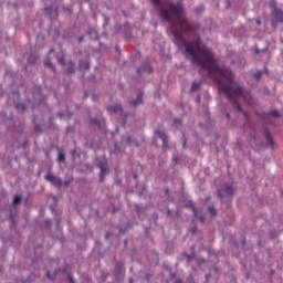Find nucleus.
I'll return each instance as SVG.
<instances>
[{"label":"nucleus","mask_w":283,"mask_h":283,"mask_svg":"<svg viewBox=\"0 0 283 283\" xmlns=\"http://www.w3.org/2000/svg\"><path fill=\"white\" fill-rule=\"evenodd\" d=\"M123 30L125 41H129L132 39V27L128 23H124L117 27V32Z\"/></svg>","instance_id":"obj_11"},{"label":"nucleus","mask_w":283,"mask_h":283,"mask_svg":"<svg viewBox=\"0 0 283 283\" xmlns=\"http://www.w3.org/2000/svg\"><path fill=\"white\" fill-rule=\"evenodd\" d=\"M33 125H34V132L38 133V136H41V134H43V129L41 127H43V125H45V117L41 116L39 118V116H33Z\"/></svg>","instance_id":"obj_8"},{"label":"nucleus","mask_w":283,"mask_h":283,"mask_svg":"<svg viewBox=\"0 0 283 283\" xmlns=\"http://www.w3.org/2000/svg\"><path fill=\"white\" fill-rule=\"evenodd\" d=\"M190 233L192 234V235H196V233H198V227H192L191 229H190Z\"/></svg>","instance_id":"obj_46"},{"label":"nucleus","mask_w":283,"mask_h":283,"mask_svg":"<svg viewBox=\"0 0 283 283\" xmlns=\"http://www.w3.org/2000/svg\"><path fill=\"white\" fill-rule=\"evenodd\" d=\"M263 134H264L265 140H268L266 146L271 147V149H275V142L273 140V135H271V130L269 129V127L263 128Z\"/></svg>","instance_id":"obj_12"},{"label":"nucleus","mask_w":283,"mask_h":283,"mask_svg":"<svg viewBox=\"0 0 283 283\" xmlns=\"http://www.w3.org/2000/svg\"><path fill=\"white\" fill-rule=\"evenodd\" d=\"M84 39H85V38H84L83 35H82V36H78V38H77L78 43H83Z\"/></svg>","instance_id":"obj_55"},{"label":"nucleus","mask_w":283,"mask_h":283,"mask_svg":"<svg viewBox=\"0 0 283 283\" xmlns=\"http://www.w3.org/2000/svg\"><path fill=\"white\" fill-rule=\"evenodd\" d=\"M46 277L51 280V282H54L56 280V272L52 274L50 271H46Z\"/></svg>","instance_id":"obj_34"},{"label":"nucleus","mask_w":283,"mask_h":283,"mask_svg":"<svg viewBox=\"0 0 283 283\" xmlns=\"http://www.w3.org/2000/svg\"><path fill=\"white\" fill-rule=\"evenodd\" d=\"M275 275V270L270 271V277H273Z\"/></svg>","instance_id":"obj_57"},{"label":"nucleus","mask_w":283,"mask_h":283,"mask_svg":"<svg viewBox=\"0 0 283 283\" xmlns=\"http://www.w3.org/2000/svg\"><path fill=\"white\" fill-rule=\"evenodd\" d=\"M190 251H191V253H196V245H191Z\"/></svg>","instance_id":"obj_56"},{"label":"nucleus","mask_w":283,"mask_h":283,"mask_svg":"<svg viewBox=\"0 0 283 283\" xmlns=\"http://www.w3.org/2000/svg\"><path fill=\"white\" fill-rule=\"evenodd\" d=\"M44 66L49 67V70H52V72L56 74V67H54V64H52V59H50V55L45 56Z\"/></svg>","instance_id":"obj_22"},{"label":"nucleus","mask_w":283,"mask_h":283,"mask_svg":"<svg viewBox=\"0 0 283 283\" xmlns=\"http://www.w3.org/2000/svg\"><path fill=\"white\" fill-rule=\"evenodd\" d=\"M149 231H150L149 228H145V235H146V238H149Z\"/></svg>","instance_id":"obj_51"},{"label":"nucleus","mask_w":283,"mask_h":283,"mask_svg":"<svg viewBox=\"0 0 283 283\" xmlns=\"http://www.w3.org/2000/svg\"><path fill=\"white\" fill-rule=\"evenodd\" d=\"M22 147H28V139L23 142Z\"/></svg>","instance_id":"obj_62"},{"label":"nucleus","mask_w":283,"mask_h":283,"mask_svg":"<svg viewBox=\"0 0 283 283\" xmlns=\"http://www.w3.org/2000/svg\"><path fill=\"white\" fill-rule=\"evenodd\" d=\"M262 74H264V72L258 71L256 73H253V77L255 81H260V78H262Z\"/></svg>","instance_id":"obj_37"},{"label":"nucleus","mask_w":283,"mask_h":283,"mask_svg":"<svg viewBox=\"0 0 283 283\" xmlns=\"http://www.w3.org/2000/svg\"><path fill=\"white\" fill-rule=\"evenodd\" d=\"M144 191H147V186H144L143 188H142V191L139 192V196H143V192Z\"/></svg>","instance_id":"obj_54"},{"label":"nucleus","mask_w":283,"mask_h":283,"mask_svg":"<svg viewBox=\"0 0 283 283\" xmlns=\"http://www.w3.org/2000/svg\"><path fill=\"white\" fill-rule=\"evenodd\" d=\"M122 149H120V146H118V144L117 143H115L114 144V154L116 155V156H118V154H122Z\"/></svg>","instance_id":"obj_36"},{"label":"nucleus","mask_w":283,"mask_h":283,"mask_svg":"<svg viewBox=\"0 0 283 283\" xmlns=\"http://www.w3.org/2000/svg\"><path fill=\"white\" fill-rule=\"evenodd\" d=\"M270 238L273 240L275 238V232H271Z\"/></svg>","instance_id":"obj_61"},{"label":"nucleus","mask_w":283,"mask_h":283,"mask_svg":"<svg viewBox=\"0 0 283 283\" xmlns=\"http://www.w3.org/2000/svg\"><path fill=\"white\" fill-rule=\"evenodd\" d=\"M108 114H117L118 116H123V106L120 104H114L107 106Z\"/></svg>","instance_id":"obj_15"},{"label":"nucleus","mask_w":283,"mask_h":283,"mask_svg":"<svg viewBox=\"0 0 283 283\" xmlns=\"http://www.w3.org/2000/svg\"><path fill=\"white\" fill-rule=\"evenodd\" d=\"M186 260H188V262H191L192 260H196V253H190V254H185Z\"/></svg>","instance_id":"obj_35"},{"label":"nucleus","mask_w":283,"mask_h":283,"mask_svg":"<svg viewBox=\"0 0 283 283\" xmlns=\"http://www.w3.org/2000/svg\"><path fill=\"white\" fill-rule=\"evenodd\" d=\"M270 6L271 8H273V11L271 13L272 14L271 25L275 30L279 23H283V11L282 9L277 8V3L275 2V0H271Z\"/></svg>","instance_id":"obj_2"},{"label":"nucleus","mask_w":283,"mask_h":283,"mask_svg":"<svg viewBox=\"0 0 283 283\" xmlns=\"http://www.w3.org/2000/svg\"><path fill=\"white\" fill-rule=\"evenodd\" d=\"M56 273H67V265H65V266L59 269V270L56 271Z\"/></svg>","instance_id":"obj_44"},{"label":"nucleus","mask_w":283,"mask_h":283,"mask_svg":"<svg viewBox=\"0 0 283 283\" xmlns=\"http://www.w3.org/2000/svg\"><path fill=\"white\" fill-rule=\"evenodd\" d=\"M167 271L170 273V280L172 283H182V279H176L178 277V274L175 272H171V269L169 266H166Z\"/></svg>","instance_id":"obj_23"},{"label":"nucleus","mask_w":283,"mask_h":283,"mask_svg":"<svg viewBox=\"0 0 283 283\" xmlns=\"http://www.w3.org/2000/svg\"><path fill=\"white\" fill-rule=\"evenodd\" d=\"M21 205V196L17 195L13 198V208L10 209L9 220L11 222L10 229H17V208Z\"/></svg>","instance_id":"obj_3"},{"label":"nucleus","mask_w":283,"mask_h":283,"mask_svg":"<svg viewBox=\"0 0 283 283\" xmlns=\"http://www.w3.org/2000/svg\"><path fill=\"white\" fill-rule=\"evenodd\" d=\"M65 72L66 74H76V64L73 61H69Z\"/></svg>","instance_id":"obj_20"},{"label":"nucleus","mask_w":283,"mask_h":283,"mask_svg":"<svg viewBox=\"0 0 283 283\" xmlns=\"http://www.w3.org/2000/svg\"><path fill=\"white\" fill-rule=\"evenodd\" d=\"M188 283H196V280L193 279V275H189V279L187 280Z\"/></svg>","instance_id":"obj_49"},{"label":"nucleus","mask_w":283,"mask_h":283,"mask_svg":"<svg viewBox=\"0 0 283 283\" xmlns=\"http://www.w3.org/2000/svg\"><path fill=\"white\" fill-rule=\"evenodd\" d=\"M212 271H214V273H218V266H212Z\"/></svg>","instance_id":"obj_63"},{"label":"nucleus","mask_w":283,"mask_h":283,"mask_svg":"<svg viewBox=\"0 0 283 283\" xmlns=\"http://www.w3.org/2000/svg\"><path fill=\"white\" fill-rule=\"evenodd\" d=\"M90 123L93 127H97V129H101L103 127V123H105V119L91 118Z\"/></svg>","instance_id":"obj_21"},{"label":"nucleus","mask_w":283,"mask_h":283,"mask_svg":"<svg viewBox=\"0 0 283 283\" xmlns=\"http://www.w3.org/2000/svg\"><path fill=\"white\" fill-rule=\"evenodd\" d=\"M44 227L46 229H52V219L44 220Z\"/></svg>","instance_id":"obj_39"},{"label":"nucleus","mask_w":283,"mask_h":283,"mask_svg":"<svg viewBox=\"0 0 283 283\" xmlns=\"http://www.w3.org/2000/svg\"><path fill=\"white\" fill-rule=\"evenodd\" d=\"M67 280H69L70 283H76V281L74 280V275L72 274V272H70V273L67 274Z\"/></svg>","instance_id":"obj_42"},{"label":"nucleus","mask_w":283,"mask_h":283,"mask_svg":"<svg viewBox=\"0 0 283 283\" xmlns=\"http://www.w3.org/2000/svg\"><path fill=\"white\" fill-rule=\"evenodd\" d=\"M165 196L169 202H174V197H171V190L169 188L165 189Z\"/></svg>","instance_id":"obj_33"},{"label":"nucleus","mask_w":283,"mask_h":283,"mask_svg":"<svg viewBox=\"0 0 283 283\" xmlns=\"http://www.w3.org/2000/svg\"><path fill=\"white\" fill-rule=\"evenodd\" d=\"M197 103H200V95H197Z\"/></svg>","instance_id":"obj_64"},{"label":"nucleus","mask_w":283,"mask_h":283,"mask_svg":"<svg viewBox=\"0 0 283 283\" xmlns=\"http://www.w3.org/2000/svg\"><path fill=\"white\" fill-rule=\"evenodd\" d=\"M201 86L202 84H200L199 82H192L190 93L193 94V92H198V90H200Z\"/></svg>","instance_id":"obj_28"},{"label":"nucleus","mask_w":283,"mask_h":283,"mask_svg":"<svg viewBox=\"0 0 283 283\" xmlns=\"http://www.w3.org/2000/svg\"><path fill=\"white\" fill-rule=\"evenodd\" d=\"M155 134L163 140L164 151H167V149H169V137L167 136V133H165V130H155Z\"/></svg>","instance_id":"obj_10"},{"label":"nucleus","mask_w":283,"mask_h":283,"mask_svg":"<svg viewBox=\"0 0 283 283\" xmlns=\"http://www.w3.org/2000/svg\"><path fill=\"white\" fill-rule=\"evenodd\" d=\"M189 207L191 211L193 212L195 218H198L202 224L207 221V217L205 214H199L198 213V208L193 205V202L189 201Z\"/></svg>","instance_id":"obj_16"},{"label":"nucleus","mask_w":283,"mask_h":283,"mask_svg":"<svg viewBox=\"0 0 283 283\" xmlns=\"http://www.w3.org/2000/svg\"><path fill=\"white\" fill-rule=\"evenodd\" d=\"M126 143H127V145H129V147H140V145L138 144L136 138H134L133 136H128L126 138Z\"/></svg>","instance_id":"obj_24"},{"label":"nucleus","mask_w":283,"mask_h":283,"mask_svg":"<svg viewBox=\"0 0 283 283\" xmlns=\"http://www.w3.org/2000/svg\"><path fill=\"white\" fill-rule=\"evenodd\" d=\"M208 212L210 213L211 218H216V216H218V209H216L214 206H209Z\"/></svg>","instance_id":"obj_31"},{"label":"nucleus","mask_w":283,"mask_h":283,"mask_svg":"<svg viewBox=\"0 0 283 283\" xmlns=\"http://www.w3.org/2000/svg\"><path fill=\"white\" fill-rule=\"evenodd\" d=\"M114 275L117 282H120L125 276V263L120 261H115Z\"/></svg>","instance_id":"obj_5"},{"label":"nucleus","mask_w":283,"mask_h":283,"mask_svg":"<svg viewBox=\"0 0 283 283\" xmlns=\"http://www.w3.org/2000/svg\"><path fill=\"white\" fill-rule=\"evenodd\" d=\"M226 118H227L228 120H231V114H230V113H226Z\"/></svg>","instance_id":"obj_58"},{"label":"nucleus","mask_w":283,"mask_h":283,"mask_svg":"<svg viewBox=\"0 0 283 283\" xmlns=\"http://www.w3.org/2000/svg\"><path fill=\"white\" fill-rule=\"evenodd\" d=\"M202 12H205V6H199L196 8V14H202Z\"/></svg>","instance_id":"obj_40"},{"label":"nucleus","mask_w":283,"mask_h":283,"mask_svg":"<svg viewBox=\"0 0 283 283\" xmlns=\"http://www.w3.org/2000/svg\"><path fill=\"white\" fill-rule=\"evenodd\" d=\"M255 23H256V25H262V20H260V18H256Z\"/></svg>","instance_id":"obj_53"},{"label":"nucleus","mask_w":283,"mask_h":283,"mask_svg":"<svg viewBox=\"0 0 283 283\" xmlns=\"http://www.w3.org/2000/svg\"><path fill=\"white\" fill-rule=\"evenodd\" d=\"M172 163H174L175 166L179 165L180 164V157L179 156H174L172 157Z\"/></svg>","instance_id":"obj_43"},{"label":"nucleus","mask_w":283,"mask_h":283,"mask_svg":"<svg viewBox=\"0 0 283 283\" xmlns=\"http://www.w3.org/2000/svg\"><path fill=\"white\" fill-rule=\"evenodd\" d=\"M14 107L18 112H25L28 109V106L23 103H14Z\"/></svg>","instance_id":"obj_29"},{"label":"nucleus","mask_w":283,"mask_h":283,"mask_svg":"<svg viewBox=\"0 0 283 283\" xmlns=\"http://www.w3.org/2000/svg\"><path fill=\"white\" fill-rule=\"evenodd\" d=\"M135 209L138 218H143L147 213V206L135 205Z\"/></svg>","instance_id":"obj_19"},{"label":"nucleus","mask_w":283,"mask_h":283,"mask_svg":"<svg viewBox=\"0 0 283 283\" xmlns=\"http://www.w3.org/2000/svg\"><path fill=\"white\" fill-rule=\"evenodd\" d=\"M271 116L273 117V118H280V111H277V109H272V111H270L269 113H262L261 115H260V117L263 119V120H269V118H271Z\"/></svg>","instance_id":"obj_17"},{"label":"nucleus","mask_w":283,"mask_h":283,"mask_svg":"<svg viewBox=\"0 0 283 283\" xmlns=\"http://www.w3.org/2000/svg\"><path fill=\"white\" fill-rule=\"evenodd\" d=\"M233 186L223 185L221 188L217 190V196L219 200H224V198H233Z\"/></svg>","instance_id":"obj_4"},{"label":"nucleus","mask_w":283,"mask_h":283,"mask_svg":"<svg viewBox=\"0 0 283 283\" xmlns=\"http://www.w3.org/2000/svg\"><path fill=\"white\" fill-rule=\"evenodd\" d=\"M182 147H187V137L184 136V139H182Z\"/></svg>","instance_id":"obj_52"},{"label":"nucleus","mask_w":283,"mask_h":283,"mask_svg":"<svg viewBox=\"0 0 283 283\" xmlns=\"http://www.w3.org/2000/svg\"><path fill=\"white\" fill-rule=\"evenodd\" d=\"M129 229H132V223H126L125 227H120L119 228V233L123 235L125 233H127V231H129Z\"/></svg>","instance_id":"obj_32"},{"label":"nucleus","mask_w":283,"mask_h":283,"mask_svg":"<svg viewBox=\"0 0 283 283\" xmlns=\"http://www.w3.org/2000/svg\"><path fill=\"white\" fill-rule=\"evenodd\" d=\"M143 96H145V93L143 91L137 92V97L135 99H132L129 102V105L133 107H138V105H143Z\"/></svg>","instance_id":"obj_18"},{"label":"nucleus","mask_w":283,"mask_h":283,"mask_svg":"<svg viewBox=\"0 0 283 283\" xmlns=\"http://www.w3.org/2000/svg\"><path fill=\"white\" fill-rule=\"evenodd\" d=\"M88 36H91L92 41H98V32L96 31V29H88L87 31Z\"/></svg>","instance_id":"obj_25"},{"label":"nucleus","mask_w":283,"mask_h":283,"mask_svg":"<svg viewBox=\"0 0 283 283\" xmlns=\"http://www.w3.org/2000/svg\"><path fill=\"white\" fill-rule=\"evenodd\" d=\"M207 263V260L206 259H201L200 261H199V264H206Z\"/></svg>","instance_id":"obj_59"},{"label":"nucleus","mask_w":283,"mask_h":283,"mask_svg":"<svg viewBox=\"0 0 283 283\" xmlns=\"http://www.w3.org/2000/svg\"><path fill=\"white\" fill-rule=\"evenodd\" d=\"M174 125H182V118H175Z\"/></svg>","instance_id":"obj_45"},{"label":"nucleus","mask_w":283,"mask_h":283,"mask_svg":"<svg viewBox=\"0 0 283 283\" xmlns=\"http://www.w3.org/2000/svg\"><path fill=\"white\" fill-rule=\"evenodd\" d=\"M144 72H147V74H151V72H154V67H151V64L149 62L140 64V66L136 70V74H138L139 76L140 74H144Z\"/></svg>","instance_id":"obj_13"},{"label":"nucleus","mask_w":283,"mask_h":283,"mask_svg":"<svg viewBox=\"0 0 283 283\" xmlns=\"http://www.w3.org/2000/svg\"><path fill=\"white\" fill-rule=\"evenodd\" d=\"M57 163H65V153H60L59 154Z\"/></svg>","instance_id":"obj_38"},{"label":"nucleus","mask_w":283,"mask_h":283,"mask_svg":"<svg viewBox=\"0 0 283 283\" xmlns=\"http://www.w3.org/2000/svg\"><path fill=\"white\" fill-rule=\"evenodd\" d=\"M44 180H46V182H51L55 189H61V187H63V179L52 175L51 172L45 175Z\"/></svg>","instance_id":"obj_6"},{"label":"nucleus","mask_w":283,"mask_h":283,"mask_svg":"<svg viewBox=\"0 0 283 283\" xmlns=\"http://www.w3.org/2000/svg\"><path fill=\"white\" fill-rule=\"evenodd\" d=\"M39 97V105H42V103L45 101V96L42 93V88L40 85L33 86V98Z\"/></svg>","instance_id":"obj_14"},{"label":"nucleus","mask_w":283,"mask_h":283,"mask_svg":"<svg viewBox=\"0 0 283 283\" xmlns=\"http://www.w3.org/2000/svg\"><path fill=\"white\" fill-rule=\"evenodd\" d=\"M57 62L60 63V65L64 66L65 65V57H59Z\"/></svg>","instance_id":"obj_48"},{"label":"nucleus","mask_w":283,"mask_h":283,"mask_svg":"<svg viewBox=\"0 0 283 283\" xmlns=\"http://www.w3.org/2000/svg\"><path fill=\"white\" fill-rule=\"evenodd\" d=\"M62 185H64L65 187H67L69 185H72V178L62 181Z\"/></svg>","instance_id":"obj_47"},{"label":"nucleus","mask_w":283,"mask_h":283,"mask_svg":"<svg viewBox=\"0 0 283 283\" xmlns=\"http://www.w3.org/2000/svg\"><path fill=\"white\" fill-rule=\"evenodd\" d=\"M78 67L80 70H90V61L80 60Z\"/></svg>","instance_id":"obj_27"},{"label":"nucleus","mask_w":283,"mask_h":283,"mask_svg":"<svg viewBox=\"0 0 283 283\" xmlns=\"http://www.w3.org/2000/svg\"><path fill=\"white\" fill-rule=\"evenodd\" d=\"M205 277H206V282H209V277H211V274H206Z\"/></svg>","instance_id":"obj_60"},{"label":"nucleus","mask_w":283,"mask_h":283,"mask_svg":"<svg viewBox=\"0 0 283 283\" xmlns=\"http://www.w3.org/2000/svg\"><path fill=\"white\" fill-rule=\"evenodd\" d=\"M49 129H56V124L52 122V117L49 119Z\"/></svg>","instance_id":"obj_41"},{"label":"nucleus","mask_w":283,"mask_h":283,"mask_svg":"<svg viewBox=\"0 0 283 283\" xmlns=\"http://www.w3.org/2000/svg\"><path fill=\"white\" fill-rule=\"evenodd\" d=\"M98 169L101 170L99 172V182H103L105 180V175L107 174V159H101L97 164Z\"/></svg>","instance_id":"obj_9"},{"label":"nucleus","mask_w":283,"mask_h":283,"mask_svg":"<svg viewBox=\"0 0 283 283\" xmlns=\"http://www.w3.org/2000/svg\"><path fill=\"white\" fill-rule=\"evenodd\" d=\"M254 262L255 264H260V258L258 256V254H254Z\"/></svg>","instance_id":"obj_50"},{"label":"nucleus","mask_w":283,"mask_h":283,"mask_svg":"<svg viewBox=\"0 0 283 283\" xmlns=\"http://www.w3.org/2000/svg\"><path fill=\"white\" fill-rule=\"evenodd\" d=\"M44 12L46 17H49L50 21H54L59 17V6L52 3L51 6L44 8Z\"/></svg>","instance_id":"obj_7"},{"label":"nucleus","mask_w":283,"mask_h":283,"mask_svg":"<svg viewBox=\"0 0 283 283\" xmlns=\"http://www.w3.org/2000/svg\"><path fill=\"white\" fill-rule=\"evenodd\" d=\"M39 59V56H36V54L31 53L29 59H28V63L29 65H34V63H36V60Z\"/></svg>","instance_id":"obj_30"},{"label":"nucleus","mask_w":283,"mask_h":283,"mask_svg":"<svg viewBox=\"0 0 283 283\" xmlns=\"http://www.w3.org/2000/svg\"><path fill=\"white\" fill-rule=\"evenodd\" d=\"M153 8L159 11V18L165 23L170 25V32L175 39V45L182 50L185 48L186 54L191 56L192 63L201 70H206L208 74H216L213 82L218 85L219 92H222L228 97V101L235 105L239 112H242V106L238 102V98L244 94V87L240 85H231L233 83V71L227 66L220 67L213 55L200 48L201 40L197 38L196 42L185 40L186 34H191L196 32L198 27L189 22L187 19H182L185 14V6L181 1L177 3L174 2H163L160 0H150Z\"/></svg>","instance_id":"obj_1"},{"label":"nucleus","mask_w":283,"mask_h":283,"mask_svg":"<svg viewBox=\"0 0 283 283\" xmlns=\"http://www.w3.org/2000/svg\"><path fill=\"white\" fill-rule=\"evenodd\" d=\"M167 216L171 218V220H176V218H180V212H174V210L167 208Z\"/></svg>","instance_id":"obj_26"}]
</instances>
